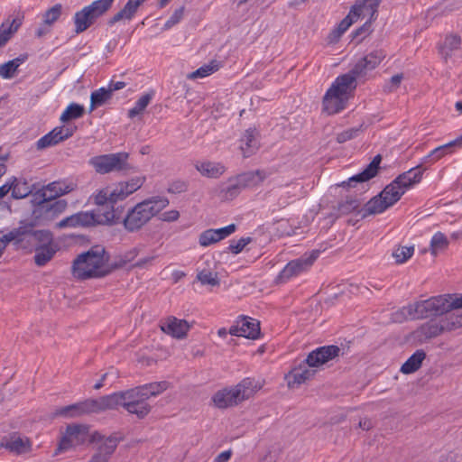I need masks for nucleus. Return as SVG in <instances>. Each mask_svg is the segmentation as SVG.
Wrapping results in <instances>:
<instances>
[{
    "label": "nucleus",
    "mask_w": 462,
    "mask_h": 462,
    "mask_svg": "<svg viewBox=\"0 0 462 462\" xmlns=\"http://www.w3.org/2000/svg\"><path fill=\"white\" fill-rule=\"evenodd\" d=\"M462 293H448L410 303L393 313L394 322L431 319L420 324L406 337L415 346L429 342L444 333L462 328Z\"/></svg>",
    "instance_id": "1"
},
{
    "label": "nucleus",
    "mask_w": 462,
    "mask_h": 462,
    "mask_svg": "<svg viewBox=\"0 0 462 462\" xmlns=\"http://www.w3.org/2000/svg\"><path fill=\"white\" fill-rule=\"evenodd\" d=\"M170 385L167 381H160L116 392L114 396L116 407L117 409L124 408L128 413L135 415L138 419H144L152 411V406L147 400L162 393Z\"/></svg>",
    "instance_id": "2"
},
{
    "label": "nucleus",
    "mask_w": 462,
    "mask_h": 462,
    "mask_svg": "<svg viewBox=\"0 0 462 462\" xmlns=\"http://www.w3.org/2000/svg\"><path fill=\"white\" fill-rule=\"evenodd\" d=\"M263 385L264 381L262 379L245 377L236 384L217 391L212 396V402L218 409L236 407L253 399Z\"/></svg>",
    "instance_id": "3"
},
{
    "label": "nucleus",
    "mask_w": 462,
    "mask_h": 462,
    "mask_svg": "<svg viewBox=\"0 0 462 462\" xmlns=\"http://www.w3.org/2000/svg\"><path fill=\"white\" fill-rule=\"evenodd\" d=\"M108 259L109 256L103 246H93L73 261L72 275L79 280L105 276L113 270Z\"/></svg>",
    "instance_id": "4"
},
{
    "label": "nucleus",
    "mask_w": 462,
    "mask_h": 462,
    "mask_svg": "<svg viewBox=\"0 0 462 462\" xmlns=\"http://www.w3.org/2000/svg\"><path fill=\"white\" fill-rule=\"evenodd\" d=\"M168 205V199L162 197H152L135 204L127 210L122 220L124 228L130 233L140 231Z\"/></svg>",
    "instance_id": "5"
},
{
    "label": "nucleus",
    "mask_w": 462,
    "mask_h": 462,
    "mask_svg": "<svg viewBox=\"0 0 462 462\" xmlns=\"http://www.w3.org/2000/svg\"><path fill=\"white\" fill-rule=\"evenodd\" d=\"M356 88V79L352 74L346 73L337 77L323 97V112L335 115L345 109Z\"/></svg>",
    "instance_id": "6"
},
{
    "label": "nucleus",
    "mask_w": 462,
    "mask_h": 462,
    "mask_svg": "<svg viewBox=\"0 0 462 462\" xmlns=\"http://www.w3.org/2000/svg\"><path fill=\"white\" fill-rule=\"evenodd\" d=\"M110 410H117L114 393L97 399H87L77 403L58 408L55 410L53 416L72 419L91 413H101Z\"/></svg>",
    "instance_id": "7"
},
{
    "label": "nucleus",
    "mask_w": 462,
    "mask_h": 462,
    "mask_svg": "<svg viewBox=\"0 0 462 462\" xmlns=\"http://www.w3.org/2000/svg\"><path fill=\"white\" fill-rule=\"evenodd\" d=\"M119 221L116 210L112 208L106 209L103 213H94L93 211H81L63 218L58 222L55 226L57 228H76L87 227L96 225H114Z\"/></svg>",
    "instance_id": "8"
},
{
    "label": "nucleus",
    "mask_w": 462,
    "mask_h": 462,
    "mask_svg": "<svg viewBox=\"0 0 462 462\" xmlns=\"http://www.w3.org/2000/svg\"><path fill=\"white\" fill-rule=\"evenodd\" d=\"M402 196V192L392 181L378 195L374 196L365 204L360 211L362 218L384 212L387 208L398 202Z\"/></svg>",
    "instance_id": "9"
},
{
    "label": "nucleus",
    "mask_w": 462,
    "mask_h": 462,
    "mask_svg": "<svg viewBox=\"0 0 462 462\" xmlns=\"http://www.w3.org/2000/svg\"><path fill=\"white\" fill-rule=\"evenodd\" d=\"M90 427L87 424L71 423L60 431V440L54 451V456L62 454L78 446L83 445L87 440L90 442Z\"/></svg>",
    "instance_id": "10"
},
{
    "label": "nucleus",
    "mask_w": 462,
    "mask_h": 462,
    "mask_svg": "<svg viewBox=\"0 0 462 462\" xmlns=\"http://www.w3.org/2000/svg\"><path fill=\"white\" fill-rule=\"evenodd\" d=\"M89 163L99 174H106L113 171H129L132 167L128 163V153L117 152L98 155L91 158Z\"/></svg>",
    "instance_id": "11"
},
{
    "label": "nucleus",
    "mask_w": 462,
    "mask_h": 462,
    "mask_svg": "<svg viewBox=\"0 0 462 462\" xmlns=\"http://www.w3.org/2000/svg\"><path fill=\"white\" fill-rule=\"evenodd\" d=\"M64 199L40 201L33 208L32 217L34 225H48L61 215L67 208Z\"/></svg>",
    "instance_id": "12"
},
{
    "label": "nucleus",
    "mask_w": 462,
    "mask_h": 462,
    "mask_svg": "<svg viewBox=\"0 0 462 462\" xmlns=\"http://www.w3.org/2000/svg\"><path fill=\"white\" fill-rule=\"evenodd\" d=\"M320 254L319 250H312L298 259L291 260L281 271L277 277L278 282H285L290 279L309 270Z\"/></svg>",
    "instance_id": "13"
},
{
    "label": "nucleus",
    "mask_w": 462,
    "mask_h": 462,
    "mask_svg": "<svg viewBox=\"0 0 462 462\" xmlns=\"http://www.w3.org/2000/svg\"><path fill=\"white\" fill-rule=\"evenodd\" d=\"M343 355V350L337 346L330 345L319 347L310 352L306 360L316 372L324 365Z\"/></svg>",
    "instance_id": "14"
},
{
    "label": "nucleus",
    "mask_w": 462,
    "mask_h": 462,
    "mask_svg": "<svg viewBox=\"0 0 462 462\" xmlns=\"http://www.w3.org/2000/svg\"><path fill=\"white\" fill-rule=\"evenodd\" d=\"M160 329L166 335L175 339H185L191 328V324L186 319L169 316L160 322Z\"/></svg>",
    "instance_id": "15"
},
{
    "label": "nucleus",
    "mask_w": 462,
    "mask_h": 462,
    "mask_svg": "<svg viewBox=\"0 0 462 462\" xmlns=\"http://www.w3.org/2000/svg\"><path fill=\"white\" fill-rule=\"evenodd\" d=\"M386 58V51L383 49H376L360 59L353 69L348 72L355 76V79L365 75L367 71L374 69Z\"/></svg>",
    "instance_id": "16"
},
{
    "label": "nucleus",
    "mask_w": 462,
    "mask_h": 462,
    "mask_svg": "<svg viewBox=\"0 0 462 462\" xmlns=\"http://www.w3.org/2000/svg\"><path fill=\"white\" fill-rule=\"evenodd\" d=\"M317 372L308 364L307 360L292 368L285 376L287 386L295 389L311 380Z\"/></svg>",
    "instance_id": "17"
},
{
    "label": "nucleus",
    "mask_w": 462,
    "mask_h": 462,
    "mask_svg": "<svg viewBox=\"0 0 462 462\" xmlns=\"http://www.w3.org/2000/svg\"><path fill=\"white\" fill-rule=\"evenodd\" d=\"M121 439L117 434L104 436L96 430L92 431L90 436V442L97 445L96 453L100 454L108 460L116 451Z\"/></svg>",
    "instance_id": "18"
},
{
    "label": "nucleus",
    "mask_w": 462,
    "mask_h": 462,
    "mask_svg": "<svg viewBox=\"0 0 462 462\" xmlns=\"http://www.w3.org/2000/svg\"><path fill=\"white\" fill-rule=\"evenodd\" d=\"M260 323L248 317H240L229 328V334L236 337H244L256 339L260 336Z\"/></svg>",
    "instance_id": "19"
},
{
    "label": "nucleus",
    "mask_w": 462,
    "mask_h": 462,
    "mask_svg": "<svg viewBox=\"0 0 462 462\" xmlns=\"http://www.w3.org/2000/svg\"><path fill=\"white\" fill-rule=\"evenodd\" d=\"M380 3L381 0H356L346 16L350 17L353 23L360 17L375 20Z\"/></svg>",
    "instance_id": "20"
},
{
    "label": "nucleus",
    "mask_w": 462,
    "mask_h": 462,
    "mask_svg": "<svg viewBox=\"0 0 462 462\" xmlns=\"http://www.w3.org/2000/svg\"><path fill=\"white\" fill-rule=\"evenodd\" d=\"M424 171L420 165L416 166L398 175L393 182L403 195L421 181Z\"/></svg>",
    "instance_id": "21"
},
{
    "label": "nucleus",
    "mask_w": 462,
    "mask_h": 462,
    "mask_svg": "<svg viewBox=\"0 0 462 462\" xmlns=\"http://www.w3.org/2000/svg\"><path fill=\"white\" fill-rule=\"evenodd\" d=\"M76 188L77 185L73 181L59 180L44 186L39 193L43 200H56L57 198L75 190Z\"/></svg>",
    "instance_id": "22"
},
{
    "label": "nucleus",
    "mask_w": 462,
    "mask_h": 462,
    "mask_svg": "<svg viewBox=\"0 0 462 462\" xmlns=\"http://www.w3.org/2000/svg\"><path fill=\"white\" fill-rule=\"evenodd\" d=\"M0 447L5 448L10 453L15 455H23L32 451V444L29 438L12 434L2 439Z\"/></svg>",
    "instance_id": "23"
},
{
    "label": "nucleus",
    "mask_w": 462,
    "mask_h": 462,
    "mask_svg": "<svg viewBox=\"0 0 462 462\" xmlns=\"http://www.w3.org/2000/svg\"><path fill=\"white\" fill-rule=\"evenodd\" d=\"M146 177L134 176L129 180L119 181L114 185V190L117 202L126 199L129 196L139 190L144 184Z\"/></svg>",
    "instance_id": "24"
},
{
    "label": "nucleus",
    "mask_w": 462,
    "mask_h": 462,
    "mask_svg": "<svg viewBox=\"0 0 462 462\" xmlns=\"http://www.w3.org/2000/svg\"><path fill=\"white\" fill-rule=\"evenodd\" d=\"M380 162V155L375 156L362 172L350 177L346 181L337 183V186L348 189L355 187L358 182L369 180L377 174Z\"/></svg>",
    "instance_id": "25"
},
{
    "label": "nucleus",
    "mask_w": 462,
    "mask_h": 462,
    "mask_svg": "<svg viewBox=\"0 0 462 462\" xmlns=\"http://www.w3.org/2000/svg\"><path fill=\"white\" fill-rule=\"evenodd\" d=\"M236 225L231 224L218 229H208L200 234L199 242L201 246H208L227 237L236 231Z\"/></svg>",
    "instance_id": "26"
},
{
    "label": "nucleus",
    "mask_w": 462,
    "mask_h": 462,
    "mask_svg": "<svg viewBox=\"0 0 462 462\" xmlns=\"http://www.w3.org/2000/svg\"><path fill=\"white\" fill-rule=\"evenodd\" d=\"M194 167L202 177L208 179H219L226 171L222 162L212 161H199Z\"/></svg>",
    "instance_id": "27"
},
{
    "label": "nucleus",
    "mask_w": 462,
    "mask_h": 462,
    "mask_svg": "<svg viewBox=\"0 0 462 462\" xmlns=\"http://www.w3.org/2000/svg\"><path fill=\"white\" fill-rule=\"evenodd\" d=\"M461 37L457 34L447 35L444 41L439 45V53L447 62L454 55V52L461 47Z\"/></svg>",
    "instance_id": "28"
},
{
    "label": "nucleus",
    "mask_w": 462,
    "mask_h": 462,
    "mask_svg": "<svg viewBox=\"0 0 462 462\" xmlns=\"http://www.w3.org/2000/svg\"><path fill=\"white\" fill-rule=\"evenodd\" d=\"M259 148L258 133L254 128L247 129L240 140V150L244 157H249Z\"/></svg>",
    "instance_id": "29"
},
{
    "label": "nucleus",
    "mask_w": 462,
    "mask_h": 462,
    "mask_svg": "<svg viewBox=\"0 0 462 462\" xmlns=\"http://www.w3.org/2000/svg\"><path fill=\"white\" fill-rule=\"evenodd\" d=\"M243 189L239 185L236 177L230 178L226 183H222L217 187V197L222 201H229L236 199Z\"/></svg>",
    "instance_id": "30"
},
{
    "label": "nucleus",
    "mask_w": 462,
    "mask_h": 462,
    "mask_svg": "<svg viewBox=\"0 0 462 462\" xmlns=\"http://www.w3.org/2000/svg\"><path fill=\"white\" fill-rule=\"evenodd\" d=\"M144 245L139 244L124 253L118 254L116 258L115 263H113V266H111L113 269H119L126 266L129 263H134L138 256L141 254V253L144 249Z\"/></svg>",
    "instance_id": "31"
},
{
    "label": "nucleus",
    "mask_w": 462,
    "mask_h": 462,
    "mask_svg": "<svg viewBox=\"0 0 462 462\" xmlns=\"http://www.w3.org/2000/svg\"><path fill=\"white\" fill-rule=\"evenodd\" d=\"M22 18L15 17L12 20L7 19L0 25V49L3 48L14 35L22 25Z\"/></svg>",
    "instance_id": "32"
},
{
    "label": "nucleus",
    "mask_w": 462,
    "mask_h": 462,
    "mask_svg": "<svg viewBox=\"0 0 462 462\" xmlns=\"http://www.w3.org/2000/svg\"><path fill=\"white\" fill-rule=\"evenodd\" d=\"M266 177V172L261 170L247 171L236 176L242 189L258 186Z\"/></svg>",
    "instance_id": "33"
},
{
    "label": "nucleus",
    "mask_w": 462,
    "mask_h": 462,
    "mask_svg": "<svg viewBox=\"0 0 462 462\" xmlns=\"http://www.w3.org/2000/svg\"><path fill=\"white\" fill-rule=\"evenodd\" d=\"M92 199L94 204L97 206H104L106 204L110 205L108 209H111L112 208L115 209L114 205L117 203L113 186H106L97 190L92 195Z\"/></svg>",
    "instance_id": "34"
},
{
    "label": "nucleus",
    "mask_w": 462,
    "mask_h": 462,
    "mask_svg": "<svg viewBox=\"0 0 462 462\" xmlns=\"http://www.w3.org/2000/svg\"><path fill=\"white\" fill-rule=\"evenodd\" d=\"M58 246L56 244L49 245H35L34 262L38 266L45 265L52 259L57 252Z\"/></svg>",
    "instance_id": "35"
},
{
    "label": "nucleus",
    "mask_w": 462,
    "mask_h": 462,
    "mask_svg": "<svg viewBox=\"0 0 462 462\" xmlns=\"http://www.w3.org/2000/svg\"><path fill=\"white\" fill-rule=\"evenodd\" d=\"M426 357V353L420 349L417 350L410 358L402 365L401 372L404 374H409L416 372L421 366L423 360Z\"/></svg>",
    "instance_id": "36"
},
{
    "label": "nucleus",
    "mask_w": 462,
    "mask_h": 462,
    "mask_svg": "<svg viewBox=\"0 0 462 462\" xmlns=\"http://www.w3.org/2000/svg\"><path fill=\"white\" fill-rule=\"evenodd\" d=\"M449 241L447 236L441 232L435 233L430 240V250L432 256L436 257L448 249Z\"/></svg>",
    "instance_id": "37"
},
{
    "label": "nucleus",
    "mask_w": 462,
    "mask_h": 462,
    "mask_svg": "<svg viewBox=\"0 0 462 462\" xmlns=\"http://www.w3.org/2000/svg\"><path fill=\"white\" fill-rule=\"evenodd\" d=\"M350 17L346 16L336 28H334L327 36V43L328 45L337 44L346 31L353 24Z\"/></svg>",
    "instance_id": "38"
},
{
    "label": "nucleus",
    "mask_w": 462,
    "mask_h": 462,
    "mask_svg": "<svg viewBox=\"0 0 462 462\" xmlns=\"http://www.w3.org/2000/svg\"><path fill=\"white\" fill-rule=\"evenodd\" d=\"M197 280L202 285H208L211 287H217L220 284L218 273L211 269L203 268L199 270L197 273Z\"/></svg>",
    "instance_id": "39"
},
{
    "label": "nucleus",
    "mask_w": 462,
    "mask_h": 462,
    "mask_svg": "<svg viewBox=\"0 0 462 462\" xmlns=\"http://www.w3.org/2000/svg\"><path fill=\"white\" fill-rule=\"evenodd\" d=\"M89 12L87 11L86 8H83L81 11L75 14L74 23H75V32L77 33H81L86 31L95 21Z\"/></svg>",
    "instance_id": "40"
},
{
    "label": "nucleus",
    "mask_w": 462,
    "mask_h": 462,
    "mask_svg": "<svg viewBox=\"0 0 462 462\" xmlns=\"http://www.w3.org/2000/svg\"><path fill=\"white\" fill-rule=\"evenodd\" d=\"M453 147H462V135L458 137L457 139L449 142L448 143H446L444 145L439 146L435 148L426 158L433 157V162H437L442 157H444L446 154L452 152L451 149Z\"/></svg>",
    "instance_id": "41"
},
{
    "label": "nucleus",
    "mask_w": 462,
    "mask_h": 462,
    "mask_svg": "<svg viewBox=\"0 0 462 462\" xmlns=\"http://www.w3.org/2000/svg\"><path fill=\"white\" fill-rule=\"evenodd\" d=\"M153 97V93H146L143 96H141L137 101L135 102L134 106L129 109L128 111V117L131 119L135 118L136 116H139L143 114L146 107L150 104L152 98Z\"/></svg>",
    "instance_id": "42"
},
{
    "label": "nucleus",
    "mask_w": 462,
    "mask_h": 462,
    "mask_svg": "<svg viewBox=\"0 0 462 462\" xmlns=\"http://www.w3.org/2000/svg\"><path fill=\"white\" fill-rule=\"evenodd\" d=\"M111 90L100 88L91 93L89 111L92 112L96 107L103 106L111 98Z\"/></svg>",
    "instance_id": "43"
},
{
    "label": "nucleus",
    "mask_w": 462,
    "mask_h": 462,
    "mask_svg": "<svg viewBox=\"0 0 462 462\" xmlns=\"http://www.w3.org/2000/svg\"><path fill=\"white\" fill-rule=\"evenodd\" d=\"M76 129V126L62 125L55 127L47 134L54 142L55 144H58L59 143L72 136Z\"/></svg>",
    "instance_id": "44"
},
{
    "label": "nucleus",
    "mask_w": 462,
    "mask_h": 462,
    "mask_svg": "<svg viewBox=\"0 0 462 462\" xmlns=\"http://www.w3.org/2000/svg\"><path fill=\"white\" fill-rule=\"evenodd\" d=\"M415 251L414 245L405 246L397 245L393 253L392 256L394 259L395 263L402 264L411 258Z\"/></svg>",
    "instance_id": "45"
},
{
    "label": "nucleus",
    "mask_w": 462,
    "mask_h": 462,
    "mask_svg": "<svg viewBox=\"0 0 462 462\" xmlns=\"http://www.w3.org/2000/svg\"><path fill=\"white\" fill-rule=\"evenodd\" d=\"M337 210L339 216L357 212V214L362 217V214L360 213L362 210V208H360V202L356 199L347 198L346 199L341 201L338 203Z\"/></svg>",
    "instance_id": "46"
},
{
    "label": "nucleus",
    "mask_w": 462,
    "mask_h": 462,
    "mask_svg": "<svg viewBox=\"0 0 462 462\" xmlns=\"http://www.w3.org/2000/svg\"><path fill=\"white\" fill-rule=\"evenodd\" d=\"M114 0H97L88 6H86L88 12L95 20L104 14L112 5Z\"/></svg>",
    "instance_id": "47"
},
{
    "label": "nucleus",
    "mask_w": 462,
    "mask_h": 462,
    "mask_svg": "<svg viewBox=\"0 0 462 462\" xmlns=\"http://www.w3.org/2000/svg\"><path fill=\"white\" fill-rule=\"evenodd\" d=\"M84 111L85 109L83 106L76 103H71L61 114L60 119L62 123H66L73 119H78L83 116Z\"/></svg>",
    "instance_id": "48"
},
{
    "label": "nucleus",
    "mask_w": 462,
    "mask_h": 462,
    "mask_svg": "<svg viewBox=\"0 0 462 462\" xmlns=\"http://www.w3.org/2000/svg\"><path fill=\"white\" fill-rule=\"evenodd\" d=\"M23 62V59L16 58L0 65V77L3 79L13 78Z\"/></svg>",
    "instance_id": "49"
},
{
    "label": "nucleus",
    "mask_w": 462,
    "mask_h": 462,
    "mask_svg": "<svg viewBox=\"0 0 462 462\" xmlns=\"http://www.w3.org/2000/svg\"><path fill=\"white\" fill-rule=\"evenodd\" d=\"M138 8L131 0H128L124 8L113 16L111 23H116L123 19H132Z\"/></svg>",
    "instance_id": "50"
},
{
    "label": "nucleus",
    "mask_w": 462,
    "mask_h": 462,
    "mask_svg": "<svg viewBox=\"0 0 462 462\" xmlns=\"http://www.w3.org/2000/svg\"><path fill=\"white\" fill-rule=\"evenodd\" d=\"M218 69V64L216 61H211L208 64H205L202 67L199 68L197 70L191 72L188 75V79H203L206 78Z\"/></svg>",
    "instance_id": "51"
},
{
    "label": "nucleus",
    "mask_w": 462,
    "mask_h": 462,
    "mask_svg": "<svg viewBox=\"0 0 462 462\" xmlns=\"http://www.w3.org/2000/svg\"><path fill=\"white\" fill-rule=\"evenodd\" d=\"M366 126L365 124H361L358 127H353L346 129L337 135V141L339 143H343L349 140L356 138L361 132H363Z\"/></svg>",
    "instance_id": "52"
},
{
    "label": "nucleus",
    "mask_w": 462,
    "mask_h": 462,
    "mask_svg": "<svg viewBox=\"0 0 462 462\" xmlns=\"http://www.w3.org/2000/svg\"><path fill=\"white\" fill-rule=\"evenodd\" d=\"M62 11V6L60 4H57L51 8L48 9L43 15V22L46 25H51L55 23L60 16Z\"/></svg>",
    "instance_id": "53"
},
{
    "label": "nucleus",
    "mask_w": 462,
    "mask_h": 462,
    "mask_svg": "<svg viewBox=\"0 0 462 462\" xmlns=\"http://www.w3.org/2000/svg\"><path fill=\"white\" fill-rule=\"evenodd\" d=\"M33 238L36 242L35 245H49L55 244L53 241L52 234L46 230L36 231L33 234Z\"/></svg>",
    "instance_id": "54"
},
{
    "label": "nucleus",
    "mask_w": 462,
    "mask_h": 462,
    "mask_svg": "<svg viewBox=\"0 0 462 462\" xmlns=\"http://www.w3.org/2000/svg\"><path fill=\"white\" fill-rule=\"evenodd\" d=\"M18 231L14 230L7 234H0V256L3 254L6 245L18 236Z\"/></svg>",
    "instance_id": "55"
},
{
    "label": "nucleus",
    "mask_w": 462,
    "mask_h": 462,
    "mask_svg": "<svg viewBox=\"0 0 462 462\" xmlns=\"http://www.w3.org/2000/svg\"><path fill=\"white\" fill-rule=\"evenodd\" d=\"M374 21V20L367 19V21L356 31L355 35L356 37H361V39H364V38L367 37L368 35H370L372 33V32L374 31V29H373Z\"/></svg>",
    "instance_id": "56"
},
{
    "label": "nucleus",
    "mask_w": 462,
    "mask_h": 462,
    "mask_svg": "<svg viewBox=\"0 0 462 462\" xmlns=\"http://www.w3.org/2000/svg\"><path fill=\"white\" fill-rule=\"evenodd\" d=\"M155 258H156V256L153 254H149V255L141 257V258L137 259L133 263V268L146 269L152 264Z\"/></svg>",
    "instance_id": "57"
},
{
    "label": "nucleus",
    "mask_w": 462,
    "mask_h": 462,
    "mask_svg": "<svg viewBox=\"0 0 462 462\" xmlns=\"http://www.w3.org/2000/svg\"><path fill=\"white\" fill-rule=\"evenodd\" d=\"M184 14V7L181 6L174 11L170 19L165 23L164 28L170 29L173 25L177 24L183 17Z\"/></svg>",
    "instance_id": "58"
},
{
    "label": "nucleus",
    "mask_w": 462,
    "mask_h": 462,
    "mask_svg": "<svg viewBox=\"0 0 462 462\" xmlns=\"http://www.w3.org/2000/svg\"><path fill=\"white\" fill-rule=\"evenodd\" d=\"M249 237H243L237 241H232L229 245V250L234 254H239L250 243Z\"/></svg>",
    "instance_id": "59"
},
{
    "label": "nucleus",
    "mask_w": 462,
    "mask_h": 462,
    "mask_svg": "<svg viewBox=\"0 0 462 462\" xmlns=\"http://www.w3.org/2000/svg\"><path fill=\"white\" fill-rule=\"evenodd\" d=\"M16 180H14L10 185H12V197L14 199H22L28 195L29 190L28 188L24 187L22 190L19 187L18 183H14Z\"/></svg>",
    "instance_id": "60"
},
{
    "label": "nucleus",
    "mask_w": 462,
    "mask_h": 462,
    "mask_svg": "<svg viewBox=\"0 0 462 462\" xmlns=\"http://www.w3.org/2000/svg\"><path fill=\"white\" fill-rule=\"evenodd\" d=\"M180 217V212L176 209H171L162 213L159 219L164 222H175Z\"/></svg>",
    "instance_id": "61"
},
{
    "label": "nucleus",
    "mask_w": 462,
    "mask_h": 462,
    "mask_svg": "<svg viewBox=\"0 0 462 462\" xmlns=\"http://www.w3.org/2000/svg\"><path fill=\"white\" fill-rule=\"evenodd\" d=\"M53 145H56V144L49 137L48 134H45L44 136H42L40 140H38V142L36 143L37 149H39V150H42V149H45L47 147H51Z\"/></svg>",
    "instance_id": "62"
},
{
    "label": "nucleus",
    "mask_w": 462,
    "mask_h": 462,
    "mask_svg": "<svg viewBox=\"0 0 462 462\" xmlns=\"http://www.w3.org/2000/svg\"><path fill=\"white\" fill-rule=\"evenodd\" d=\"M402 79H403V75L402 73L393 75L390 79L389 91L396 90L400 87Z\"/></svg>",
    "instance_id": "63"
},
{
    "label": "nucleus",
    "mask_w": 462,
    "mask_h": 462,
    "mask_svg": "<svg viewBox=\"0 0 462 462\" xmlns=\"http://www.w3.org/2000/svg\"><path fill=\"white\" fill-rule=\"evenodd\" d=\"M374 424L370 418H361L358 423V428L362 430L368 431L374 428Z\"/></svg>",
    "instance_id": "64"
}]
</instances>
